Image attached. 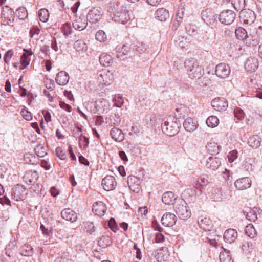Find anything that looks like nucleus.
Listing matches in <instances>:
<instances>
[{
	"instance_id": "1",
	"label": "nucleus",
	"mask_w": 262,
	"mask_h": 262,
	"mask_svg": "<svg viewBox=\"0 0 262 262\" xmlns=\"http://www.w3.org/2000/svg\"><path fill=\"white\" fill-rule=\"evenodd\" d=\"M185 68L189 77L191 79H199L204 74L203 68L199 65L198 61L193 58L185 60Z\"/></svg>"
},
{
	"instance_id": "2",
	"label": "nucleus",
	"mask_w": 262,
	"mask_h": 262,
	"mask_svg": "<svg viewBox=\"0 0 262 262\" xmlns=\"http://www.w3.org/2000/svg\"><path fill=\"white\" fill-rule=\"evenodd\" d=\"M174 209L179 217L183 220L189 218L191 212L187 206V203L183 198H175Z\"/></svg>"
},
{
	"instance_id": "3",
	"label": "nucleus",
	"mask_w": 262,
	"mask_h": 262,
	"mask_svg": "<svg viewBox=\"0 0 262 262\" xmlns=\"http://www.w3.org/2000/svg\"><path fill=\"white\" fill-rule=\"evenodd\" d=\"M111 7L115 9L114 11L112 12L113 13V19L115 22L125 24L130 19L128 11L126 7H118L117 4L113 3L111 4V7L108 10L110 12H111L110 10Z\"/></svg>"
},
{
	"instance_id": "4",
	"label": "nucleus",
	"mask_w": 262,
	"mask_h": 262,
	"mask_svg": "<svg viewBox=\"0 0 262 262\" xmlns=\"http://www.w3.org/2000/svg\"><path fill=\"white\" fill-rule=\"evenodd\" d=\"M161 128L164 133L172 137L179 132V125L174 118L169 117L162 123Z\"/></svg>"
},
{
	"instance_id": "5",
	"label": "nucleus",
	"mask_w": 262,
	"mask_h": 262,
	"mask_svg": "<svg viewBox=\"0 0 262 262\" xmlns=\"http://www.w3.org/2000/svg\"><path fill=\"white\" fill-rule=\"evenodd\" d=\"M236 13L232 10H226L223 11L219 15V20L223 24L230 25L235 20Z\"/></svg>"
},
{
	"instance_id": "6",
	"label": "nucleus",
	"mask_w": 262,
	"mask_h": 262,
	"mask_svg": "<svg viewBox=\"0 0 262 262\" xmlns=\"http://www.w3.org/2000/svg\"><path fill=\"white\" fill-rule=\"evenodd\" d=\"M239 15L241 21L245 25H251L256 18L255 13L250 9L241 10Z\"/></svg>"
},
{
	"instance_id": "7",
	"label": "nucleus",
	"mask_w": 262,
	"mask_h": 262,
	"mask_svg": "<svg viewBox=\"0 0 262 262\" xmlns=\"http://www.w3.org/2000/svg\"><path fill=\"white\" fill-rule=\"evenodd\" d=\"M101 15V8L98 7H94L89 11L86 15V20L91 24H96L100 19Z\"/></svg>"
},
{
	"instance_id": "8",
	"label": "nucleus",
	"mask_w": 262,
	"mask_h": 262,
	"mask_svg": "<svg viewBox=\"0 0 262 262\" xmlns=\"http://www.w3.org/2000/svg\"><path fill=\"white\" fill-rule=\"evenodd\" d=\"M14 12L12 9L8 6L2 8V18L4 22H6L7 25H10L14 22Z\"/></svg>"
},
{
	"instance_id": "9",
	"label": "nucleus",
	"mask_w": 262,
	"mask_h": 262,
	"mask_svg": "<svg viewBox=\"0 0 262 262\" xmlns=\"http://www.w3.org/2000/svg\"><path fill=\"white\" fill-rule=\"evenodd\" d=\"M231 72L228 64L221 63L216 66L215 74L221 78H226L228 77Z\"/></svg>"
},
{
	"instance_id": "10",
	"label": "nucleus",
	"mask_w": 262,
	"mask_h": 262,
	"mask_svg": "<svg viewBox=\"0 0 262 262\" xmlns=\"http://www.w3.org/2000/svg\"><path fill=\"white\" fill-rule=\"evenodd\" d=\"M117 185L115 178L112 176L107 175L102 181V186L105 191L114 190Z\"/></svg>"
},
{
	"instance_id": "11",
	"label": "nucleus",
	"mask_w": 262,
	"mask_h": 262,
	"mask_svg": "<svg viewBox=\"0 0 262 262\" xmlns=\"http://www.w3.org/2000/svg\"><path fill=\"white\" fill-rule=\"evenodd\" d=\"M140 179L137 177L130 176L128 177L127 183L130 190L135 193H138L140 190Z\"/></svg>"
},
{
	"instance_id": "12",
	"label": "nucleus",
	"mask_w": 262,
	"mask_h": 262,
	"mask_svg": "<svg viewBox=\"0 0 262 262\" xmlns=\"http://www.w3.org/2000/svg\"><path fill=\"white\" fill-rule=\"evenodd\" d=\"M212 106L217 111H224L228 107V101L224 98H215L211 101Z\"/></svg>"
},
{
	"instance_id": "13",
	"label": "nucleus",
	"mask_w": 262,
	"mask_h": 262,
	"mask_svg": "<svg viewBox=\"0 0 262 262\" xmlns=\"http://www.w3.org/2000/svg\"><path fill=\"white\" fill-rule=\"evenodd\" d=\"M99 82L104 85H110L113 80V75L110 71H102L98 76Z\"/></svg>"
},
{
	"instance_id": "14",
	"label": "nucleus",
	"mask_w": 262,
	"mask_h": 262,
	"mask_svg": "<svg viewBox=\"0 0 262 262\" xmlns=\"http://www.w3.org/2000/svg\"><path fill=\"white\" fill-rule=\"evenodd\" d=\"M258 60L255 57H250L245 62V70L250 73L254 72L258 67Z\"/></svg>"
},
{
	"instance_id": "15",
	"label": "nucleus",
	"mask_w": 262,
	"mask_h": 262,
	"mask_svg": "<svg viewBox=\"0 0 262 262\" xmlns=\"http://www.w3.org/2000/svg\"><path fill=\"white\" fill-rule=\"evenodd\" d=\"M132 48L128 43L123 45L122 47L116 48L117 57L121 59H124L126 56L128 55L131 52Z\"/></svg>"
},
{
	"instance_id": "16",
	"label": "nucleus",
	"mask_w": 262,
	"mask_h": 262,
	"mask_svg": "<svg viewBox=\"0 0 262 262\" xmlns=\"http://www.w3.org/2000/svg\"><path fill=\"white\" fill-rule=\"evenodd\" d=\"M201 15L202 19L208 25L214 26L217 23L215 15L211 11H203Z\"/></svg>"
},
{
	"instance_id": "17",
	"label": "nucleus",
	"mask_w": 262,
	"mask_h": 262,
	"mask_svg": "<svg viewBox=\"0 0 262 262\" xmlns=\"http://www.w3.org/2000/svg\"><path fill=\"white\" fill-rule=\"evenodd\" d=\"M234 185L237 189L243 190L251 187V181L248 177L242 178L235 182Z\"/></svg>"
},
{
	"instance_id": "18",
	"label": "nucleus",
	"mask_w": 262,
	"mask_h": 262,
	"mask_svg": "<svg viewBox=\"0 0 262 262\" xmlns=\"http://www.w3.org/2000/svg\"><path fill=\"white\" fill-rule=\"evenodd\" d=\"M161 221L162 225L165 226L170 227L175 225L177 222V218L174 214L168 212L163 215Z\"/></svg>"
},
{
	"instance_id": "19",
	"label": "nucleus",
	"mask_w": 262,
	"mask_h": 262,
	"mask_svg": "<svg viewBox=\"0 0 262 262\" xmlns=\"http://www.w3.org/2000/svg\"><path fill=\"white\" fill-rule=\"evenodd\" d=\"M188 108L185 105L180 104L176 108L174 112L175 118L177 120V119H185L188 117Z\"/></svg>"
},
{
	"instance_id": "20",
	"label": "nucleus",
	"mask_w": 262,
	"mask_h": 262,
	"mask_svg": "<svg viewBox=\"0 0 262 262\" xmlns=\"http://www.w3.org/2000/svg\"><path fill=\"white\" fill-rule=\"evenodd\" d=\"M221 164V161L217 157L210 156L206 161V166L207 168L212 170H215L217 169Z\"/></svg>"
},
{
	"instance_id": "21",
	"label": "nucleus",
	"mask_w": 262,
	"mask_h": 262,
	"mask_svg": "<svg viewBox=\"0 0 262 262\" xmlns=\"http://www.w3.org/2000/svg\"><path fill=\"white\" fill-rule=\"evenodd\" d=\"M61 215L63 219L72 223H74L77 220V214L70 208L63 209L61 212Z\"/></svg>"
},
{
	"instance_id": "22",
	"label": "nucleus",
	"mask_w": 262,
	"mask_h": 262,
	"mask_svg": "<svg viewBox=\"0 0 262 262\" xmlns=\"http://www.w3.org/2000/svg\"><path fill=\"white\" fill-rule=\"evenodd\" d=\"M198 223L200 228L205 231H211L213 227L211 221L207 217H200Z\"/></svg>"
},
{
	"instance_id": "23",
	"label": "nucleus",
	"mask_w": 262,
	"mask_h": 262,
	"mask_svg": "<svg viewBox=\"0 0 262 262\" xmlns=\"http://www.w3.org/2000/svg\"><path fill=\"white\" fill-rule=\"evenodd\" d=\"M92 210L95 214L102 216L104 214L106 210V206L103 202L98 201L93 204Z\"/></svg>"
},
{
	"instance_id": "24",
	"label": "nucleus",
	"mask_w": 262,
	"mask_h": 262,
	"mask_svg": "<svg viewBox=\"0 0 262 262\" xmlns=\"http://www.w3.org/2000/svg\"><path fill=\"white\" fill-rule=\"evenodd\" d=\"M238 236L237 232L234 229L227 230L224 234V240L229 243L235 241Z\"/></svg>"
},
{
	"instance_id": "25",
	"label": "nucleus",
	"mask_w": 262,
	"mask_h": 262,
	"mask_svg": "<svg viewBox=\"0 0 262 262\" xmlns=\"http://www.w3.org/2000/svg\"><path fill=\"white\" fill-rule=\"evenodd\" d=\"M27 194V190L23 185L18 184L12 188V196H23Z\"/></svg>"
},
{
	"instance_id": "26",
	"label": "nucleus",
	"mask_w": 262,
	"mask_h": 262,
	"mask_svg": "<svg viewBox=\"0 0 262 262\" xmlns=\"http://www.w3.org/2000/svg\"><path fill=\"white\" fill-rule=\"evenodd\" d=\"M55 80L58 85H65L69 80V74L65 71H61L57 74Z\"/></svg>"
},
{
	"instance_id": "27",
	"label": "nucleus",
	"mask_w": 262,
	"mask_h": 262,
	"mask_svg": "<svg viewBox=\"0 0 262 262\" xmlns=\"http://www.w3.org/2000/svg\"><path fill=\"white\" fill-rule=\"evenodd\" d=\"M38 178V174L36 171L30 170L27 171L24 176V179L26 183H28L30 184L35 183Z\"/></svg>"
},
{
	"instance_id": "28",
	"label": "nucleus",
	"mask_w": 262,
	"mask_h": 262,
	"mask_svg": "<svg viewBox=\"0 0 262 262\" xmlns=\"http://www.w3.org/2000/svg\"><path fill=\"white\" fill-rule=\"evenodd\" d=\"M110 135L112 139L116 142H120L122 141L124 138V135L122 130L116 127H114L111 129Z\"/></svg>"
},
{
	"instance_id": "29",
	"label": "nucleus",
	"mask_w": 262,
	"mask_h": 262,
	"mask_svg": "<svg viewBox=\"0 0 262 262\" xmlns=\"http://www.w3.org/2000/svg\"><path fill=\"white\" fill-rule=\"evenodd\" d=\"M183 126L185 129L189 132L194 131L197 128L196 122L193 119L189 117H187L184 122Z\"/></svg>"
},
{
	"instance_id": "30",
	"label": "nucleus",
	"mask_w": 262,
	"mask_h": 262,
	"mask_svg": "<svg viewBox=\"0 0 262 262\" xmlns=\"http://www.w3.org/2000/svg\"><path fill=\"white\" fill-rule=\"evenodd\" d=\"M155 16L160 21H165L169 17V14L168 11L166 9L161 8L157 10Z\"/></svg>"
},
{
	"instance_id": "31",
	"label": "nucleus",
	"mask_w": 262,
	"mask_h": 262,
	"mask_svg": "<svg viewBox=\"0 0 262 262\" xmlns=\"http://www.w3.org/2000/svg\"><path fill=\"white\" fill-rule=\"evenodd\" d=\"M100 64L105 67L110 66L113 63V58L106 53H102L99 56Z\"/></svg>"
},
{
	"instance_id": "32",
	"label": "nucleus",
	"mask_w": 262,
	"mask_h": 262,
	"mask_svg": "<svg viewBox=\"0 0 262 262\" xmlns=\"http://www.w3.org/2000/svg\"><path fill=\"white\" fill-rule=\"evenodd\" d=\"M86 21L84 18L79 17L73 23V27L75 30H82L87 26Z\"/></svg>"
},
{
	"instance_id": "33",
	"label": "nucleus",
	"mask_w": 262,
	"mask_h": 262,
	"mask_svg": "<svg viewBox=\"0 0 262 262\" xmlns=\"http://www.w3.org/2000/svg\"><path fill=\"white\" fill-rule=\"evenodd\" d=\"M260 138L257 135H254L249 138L248 144L253 148H257L260 145Z\"/></svg>"
},
{
	"instance_id": "34",
	"label": "nucleus",
	"mask_w": 262,
	"mask_h": 262,
	"mask_svg": "<svg viewBox=\"0 0 262 262\" xmlns=\"http://www.w3.org/2000/svg\"><path fill=\"white\" fill-rule=\"evenodd\" d=\"M20 254L25 256H31L33 254V248L28 244H25L19 249Z\"/></svg>"
},
{
	"instance_id": "35",
	"label": "nucleus",
	"mask_w": 262,
	"mask_h": 262,
	"mask_svg": "<svg viewBox=\"0 0 262 262\" xmlns=\"http://www.w3.org/2000/svg\"><path fill=\"white\" fill-rule=\"evenodd\" d=\"M235 34L236 38L239 40H247L248 38L246 30L242 27H238L236 29L235 31Z\"/></svg>"
},
{
	"instance_id": "36",
	"label": "nucleus",
	"mask_w": 262,
	"mask_h": 262,
	"mask_svg": "<svg viewBox=\"0 0 262 262\" xmlns=\"http://www.w3.org/2000/svg\"><path fill=\"white\" fill-rule=\"evenodd\" d=\"M206 148L208 152L212 156L217 155L220 151L219 147L217 143L215 142L208 143L206 145Z\"/></svg>"
},
{
	"instance_id": "37",
	"label": "nucleus",
	"mask_w": 262,
	"mask_h": 262,
	"mask_svg": "<svg viewBox=\"0 0 262 262\" xmlns=\"http://www.w3.org/2000/svg\"><path fill=\"white\" fill-rule=\"evenodd\" d=\"M112 242L107 235H103L98 241V244L99 247L105 248L111 244Z\"/></svg>"
},
{
	"instance_id": "38",
	"label": "nucleus",
	"mask_w": 262,
	"mask_h": 262,
	"mask_svg": "<svg viewBox=\"0 0 262 262\" xmlns=\"http://www.w3.org/2000/svg\"><path fill=\"white\" fill-rule=\"evenodd\" d=\"M74 48L77 52H83L87 50L86 43L81 39L77 40L74 42Z\"/></svg>"
},
{
	"instance_id": "39",
	"label": "nucleus",
	"mask_w": 262,
	"mask_h": 262,
	"mask_svg": "<svg viewBox=\"0 0 262 262\" xmlns=\"http://www.w3.org/2000/svg\"><path fill=\"white\" fill-rule=\"evenodd\" d=\"M219 123V120L215 116H211L209 117L206 120V124L210 127H216Z\"/></svg>"
},
{
	"instance_id": "40",
	"label": "nucleus",
	"mask_w": 262,
	"mask_h": 262,
	"mask_svg": "<svg viewBox=\"0 0 262 262\" xmlns=\"http://www.w3.org/2000/svg\"><path fill=\"white\" fill-rule=\"evenodd\" d=\"M245 231L246 235L250 238H254L256 234V232L255 231V229L254 228L253 226L251 224H249L248 225H247L246 227Z\"/></svg>"
},
{
	"instance_id": "41",
	"label": "nucleus",
	"mask_w": 262,
	"mask_h": 262,
	"mask_svg": "<svg viewBox=\"0 0 262 262\" xmlns=\"http://www.w3.org/2000/svg\"><path fill=\"white\" fill-rule=\"evenodd\" d=\"M232 4L236 10L241 11L245 7V0H232Z\"/></svg>"
},
{
	"instance_id": "42",
	"label": "nucleus",
	"mask_w": 262,
	"mask_h": 262,
	"mask_svg": "<svg viewBox=\"0 0 262 262\" xmlns=\"http://www.w3.org/2000/svg\"><path fill=\"white\" fill-rule=\"evenodd\" d=\"M16 15L19 19L24 20L28 16V12L25 7H19L16 10Z\"/></svg>"
},
{
	"instance_id": "43",
	"label": "nucleus",
	"mask_w": 262,
	"mask_h": 262,
	"mask_svg": "<svg viewBox=\"0 0 262 262\" xmlns=\"http://www.w3.org/2000/svg\"><path fill=\"white\" fill-rule=\"evenodd\" d=\"M38 16L40 21L46 22L49 17V13L46 9H41L38 12Z\"/></svg>"
},
{
	"instance_id": "44",
	"label": "nucleus",
	"mask_w": 262,
	"mask_h": 262,
	"mask_svg": "<svg viewBox=\"0 0 262 262\" xmlns=\"http://www.w3.org/2000/svg\"><path fill=\"white\" fill-rule=\"evenodd\" d=\"M35 154L39 157H44L47 154L46 148L41 145H38L34 149Z\"/></svg>"
},
{
	"instance_id": "45",
	"label": "nucleus",
	"mask_w": 262,
	"mask_h": 262,
	"mask_svg": "<svg viewBox=\"0 0 262 262\" xmlns=\"http://www.w3.org/2000/svg\"><path fill=\"white\" fill-rule=\"evenodd\" d=\"M221 262H233L229 252L221 253L220 254Z\"/></svg>"
},
{
	"instance_id": "46",
	"label": "nucleus",
	"mask_w": 262,
	"mask_h": 262,
	"mask_svg": "<svg viewBox=\"0 0 262 262\" xmlns=\"http://www.w3.org/2000/svg\"><path fill=\"white\" fill-rule=\"evenodd\" d=\"M241 248L244 252L249 251L252 249V243L249 239L244 240L242 243Z\"/></svg>"
},
{
	"instance_id": "47",
	"label": "nucleus",
	"mask_w": 262,
	"mask_h": 262,
	"mask_svg": "<svg viewBox=\"0 0 262 262\" xmlns=\"http://www.w3.org/2000/svg\"><path fill=\"white\" fill-rule=\"evenodd\" d=\"M56 155L61 160H64L66 159V151L61 147H57L55 149Z\"/></svg>"
},
{
	"instance_id": "48",
	"label": "nucleus",
	"mask_w": 262,
	"mask_h": 262,
	"mask_svg": "<svg viewBox=\"0 0 262 262\" xmlns=\"http://www.w3.org/2000/svg\"><path fill=\"white\" fill-rule=\"evenodd\" d=\"M61 29L65 36H68L72 33L71 26L69 23L64 24L61 28Z\"/></svg>"
},
{
	"instance_id": "49",
	"label": "nucleus",
	"mask_w": 262,
	"mask_h": 262,
	"mask_svg": "<svg viewBox=\"0 0 262 262\" xmlns=\"http://www.w3.org/2000/svg\"><path fill=\"white\" fill-rule=\"evenodd\" d=\"M196 26L194 25L187 24L185 26V30L187 33L191 36L196 33Z\"/></svg>"
},
{
	"instance_id": "50",
	"label": "nucleus",
	"mask_w": 262,
	"mask_h": 262,
	"mask_svg": "<svg viewBox=\"0 0 262 262\" xmlns=\"http://www.w3.org/2000/svg\"><path fill=\"white\" fill-rule=\"evenodd\" d=\"M96 39L100 42H104L106 40V35L102 30H99L96 33Z\"/></svg>"
},
{
	"instance_id": "51",
	"label": "nucleus",
	"mask_w": 262,
	"mask_h": 262,
	"mask_svg": "<svg viewBox=\"0 0 262 262\" xmlns=\"http://www.w3.org/2000/svg\"><path fill=\"white\" fill-rule=\"evenodd\" d=\"M133 49L135 50L137 52L141 53L145 52L147 50V48L145 44L142 42H138L134 46V48Z\"/></svg>"
},
{
	"instance_id": "52",
	"label": "nucleus",
	"mask_w": 262,
	"mask_h": 262,
	"mask_svg": "<svg viewBox=\"0 0 262 262\" xmlns=\"http://www.w3.org/2000/svg\"><path fill=\"white\" fill-rule=\"evenodd\" d=\"M238 157V152L236 150H233L229 152L228 155V161L232 163L235 159H237Z\"/></svg>"
},
{
	"instance_id": "53",
	"label": "nucleus",
	"mask_w": 262,
	"mask_h": 262,
	"mask_svg": "<svg viewBox=\"0 0 262 262\" xmlns=\"http://www.w3.org/2000/svg\"><path fill=\"white\" fill-rule=\"evenodd\" d=\"M20 114L25 120L27 121H30L32 120V116L31 112L28 111V110L23 109L20 111Z\"/></svg>"
},
{
	"instance_id": "54",
	"label": "nucleus",
	"mask_w": 262,
	"mask_h": 262,
	"mask_svg": "<svg viewBox=\"0 0 262 262\" xmlns=\"http://www.w3.org/2000/svg\"><path fill=\"white\" fill-rule=\"evenodd\" d=\"M182 19L181 17H175L174 19L172 22V29L173 30H177L180 26L181 23L182 22Z\"/></svg>"
},
{
	"instance_id": "55",
	"label": "nucleus",
	"mask_w": 262,
	"mask_h": 262,
	"mask_svg": "<svg viewBox=\"0 0 262 262\" xmlns=\"http://www.w3.org/2000/svg\"><path fill=\"white\" fill-rule=\"evenodd\" d=\"M13 55V51L12 50H9L6 52L4 56V61L5 63L8 64L9 60Z\"/></svg>"
},
{
	"instance_id": "56",
	"label": "nucleus",
	"mask_w": 262,
	"mask_h": 262,
	"mask_svg": "<svg viewBox=\"0 0 262 262\" xmlns=\"http://www.w3.org/2000/svg\"><path fill=\"white\" fill-rule=\"evenodd\" d=\"M108 226L110 229L114 232L118 230V227L115 219L113 217L111 218L108 222Z\"/></svg>"
},
{
	"instance_id": "57",
	"label": "nucleus",
	"mask_w": 262,
	"mask_h": 262,
	"mask_svg": "<svg viewBox=\"0 0 262 262\" xmlns=\"http://www.w3.org/2000/svg\"><path fill=\"white\" fill-rule=\"evenodd\" d=\"M20 63L23 68H20V69H23L24 68L26 67L30 63V59L28 58H26L25 55H22L20 57Z\"/></svg>"
},
{
	"instance_id": "58",
	"label": "nucleus",
	"mask_w": 262,
	"mask_h": 262,
	"mask_svg": "<svg viewBox=\"0 0 262 262\" xmlns=\"http://www.w3.org/2000/svg\"><path fill=\"white\" fill-rule=\"evenodd\" d=\"M235 117L239 120H242L244 118V112L241 109L237 108L234 110Z\"/></svg>"
},
{
	"instance_id": "59",
	"label": "nucleus",
	"mask_w": 262,
	"mask_h": 262,
	"mask_svg": "<svg viewBox=\"0 0 262 262\" xmlns=\"http://www.w3.org/2000/svg\"><path fill=\"white\" fill-rule=\"evenodd\" d=\"M46 87L49 90H53L55 87L54 80L51 79H47L45 81Z\"/></svg>"
},
{
	"instance_id": "60",
	"label": "nucleus",
	"mask_w": 262,
	"mask_h": 262,
	"mask_svg": "<svg viewBox=\"0 0 262 262\" xmlns=\"http://www.w3.org/2000/svg\"><path fill=\"white\" fill-rule=\"evenodd\" d=\"M246 216L250 221H255L257 219V215L254 211L247 212Z\"/></svg>"
},
{
	"instance_id": "61",
	"label": "nucleus",
	"mask_w": 262,
	"mask_h": 262,
	"mask_svg": "<svg viewBox=\"0 0 262 262\" xmlns=\"http://www.w3.org/2000/svg\"><path fill=\"white\" fill-rule=\"evenodd\" d=\"M197 182L198 184L201 186H205L208 183V180L205 176H202L199 177L197 180Z\"/></svg>"
},
{
	"instance_id": "62",
	"label": "nucleus",
	"mask_w": 262,
	"mask_h": 262,
	"mask_svg": "<svg viewBox=\"0 0 262 262\" xmlns=\"http://www.w3.org/2000/svg\"><path fill=\"white\" fill-rule=\"evenodd\" d=\"M124 100L122 97L118 96L115 98L114 105L118 107H120L123 105Z\"/></svg>"
},
{
	"instance_id": "63",
	"label": "nucleus",
	"mask_w": 262,
	"mask_h": 262,
	"mask_svg": "<svg viewBox=\"0 0 262 262\" xmlns=\"http://www.w3.org/2000/svg\"><path fill=\"white\" fill-rule=\"evenodd\" d=\"M162 202L166 205H173L175 201V198H161Z\"/></svg>"
},
{
	"instance_id": "64",
	"label": "nucleus",
	"mask_w": 262,
	"mask_h": 262,
	"mask_svg": "<svg viewBox=\"0 0 262 262\" xmlns=\"http://www.w3.org/2000/svg\"><path fill=\"white\" fill-rule=\"evenodd\" d=\"M39 32L40 29L37 26H33L30 29L29 33L31 37H33L34 35L39 34Z\"/></svg>"
}]
</instances>
